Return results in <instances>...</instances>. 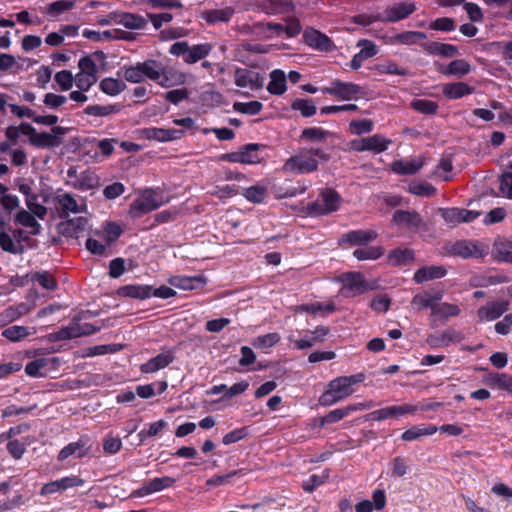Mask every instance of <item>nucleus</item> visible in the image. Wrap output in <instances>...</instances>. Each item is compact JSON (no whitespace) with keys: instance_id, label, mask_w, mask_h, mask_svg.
<instances>
[{"instance_id":"16","label":"nucleus","mask_w":512,"mask_h":512,"mask_svg":"<svg viewBox=\"0 0 512 512\" xmlns=\"http://www.w3.org/2000/svg\"><path fill=\"white\" fill-rule=\"evenodd\" d=\"M176 482L175 478L169 476L157 477L147 481L143 486L131 492V498H139L171 488Z\"/></svg>"},{"instance_id":"47","label":"nucleus","mask_w":512,"mask_h":512,"mask_svg":"<svg viewBox=\"0 0 512 512\" xmlns=\"http://www.w3.org/2000/svg\"><path fill=\"white\" fill-rule=\"evenodd\" d=\"M490 387L512 392V375L506 373H490L485 380Z\"/></svg>"},{"instance_id":"42","label":"nucleus","mask_w":512,"mask_h":512,"mask_svg":"<svg viewBox=\"0 0 512 512\" xmlns=\"http://www.w3.org/2000/svg\"><path fill=\"white\" fill-rule=\"evenodd\" d=\"M213 49L210 43H201L193 46L188 45L187 55L185 57L186 64H194L207 57Z\"/></svg>"},{"instance_id":"24","label":"nucleus","mask_w":512,"mask_h":512,"mask_svg":"<svg viewBox=\"0 0 512 512\" xmlns=\"http://www.w3.org/2000/svg\"><path fill=\"white\" fill-rule=\"evenodd\" d=\"M395 224L412 231H418L424 225L421 216L415 211L397 210L393 215Z\"/></svg>"},{"instance_id":"25","label":"nucleus","mask_w":512,"mask_h":512,"mask_svg":"<svg viewBox=\"0 0 512 512\" xmlns=\"http://www.w3.org/2000/svg\"><path fill=\"white\" fill-rule=\"evenodd\" d=\"M65 219L58 225L59 233L65 237L78 238L88 225V220L85 217Z\"/></svg>"},{"instance_id":"11","label":"nucleus","mask_w":512,"mask_h":512,"mask_svg":"<svg viewBox=\"0 0 512 512\" xmlns=\"http://www.w3.org/2000/svg\"><path fill=\"white\" fill-rule=\"evenodd\" d=\"M417 411V405H392L372 411L366 416V419L371 421H383L386 419L398 418L407 414H415Z\"/></svg>"},{"instance_id":"60","label":"nucleus","mask_w":512,"mask_h":512,"mask_svg":"<svg viewBox=\"0 0 512 512\" xmlns=\"http://www.w3.org/2000/svg\"><path fill=\"white\" fill-rule=\"evenodd\" d=\"M119 108L116 105H89L84 109L85 114L95 117H105L117 113Z\"/></svg>"},{"instance_id":"54","label":"nucleus","mask_w":512,"mask_h":512,"mask_svg":"<svg viewBox=\"0 0 512 512\" xmlns=\"http://www.w3.org/2000/svg\"><path fill=\"white\" fill-rule=\"evenodd\" d=\"M384 254L381 246H366L353 251V256L358 260H376Z\"/></svg>"},{"instance_id":"23","label":"nucleus","mask_w":512,"mask_h":512,"mask_svg":"<svg viewBox=\"0 0 512 512\" xmlns=\"http://www.w3.org/2000/svg\"><path fill=\"white\" fill-rule=\"evenodd\" d=\"M416 10V6L411 2L398 3L387 7L382 16L383 22H397L407 18Z\"/></svg>"},{"instance_id":"6","label":"nucleus","mask_w":512,"mask_h":512,"mask_svg":"<svg viewBox=\"0 0 512 512\" xmlns=\"http://www.w3.org/2000/svg\"><path fill=\"white\" fill-rule=\"evenodd\" d=\"M342 202L341 196L332 188H324L320 191L318 198L308 204V213L312 216H320L335 212Z\"/></svg>"},{"instance_id":"48","label":"nucleus","mask_w":512,"mask_h":512,"mask_svg":"<svg viewBox=\"0 0 512 512\" xmlns=\"http://www.w3.org/2000/svg\"><path fill=\"white\" fill-rule=\"evenodd\" d=\"M374 71H376L378 74L381 75H398V76H405L407 75L406 68L399 66L395 61L393 60H382L374 65L373 67Z\"/></svg>"},{"instance_id":"49","label":"nucleus","mask_w":512,"mask_h":512,"mask_svg":"<svg viewBox=\"0 0 512 512\" xmlns=\"http://www.w3.org/2000/svg\"><path fill=\"white\" fill-rule=\"evenodd\" d=\"M120 294L122 296L143 300L151 297L152 287L147 285H126L120 288Z\"/></svg>"},{"instance_id":"39","label":"nucleus","mask_w":512,"mask_h":512,"mask_svg":"<svg viewBox=\"0 0 512 512\" xmlns=\"http://www.w3.org/2000/svg\"><path fill=\"white\" fill-rule=\"evenodd\" d=\"M414 261V251L409 248L398 247L389 252L387 262L392 266H406Z\"/></svg>"},{"instance_id":"20","label":"nucleus","mask_w":512,"mask_h":512,"mask_svg":"<svg viewBox=\"0 0 512 512\" xmlns=\"http://www.w3.org/2000/svg\"><path fill=\"white\" fill-rule=\"evenodd\" d=\"M509 309V302L497 300L486 303L477 310L480 322L493 321L502 316Z\"/></svg>"},{"instance_id":"46","label":"nucleus","mask_w":512,"mask_h":512,"mask_svg":"<svg viewBox=\"0 0 512 512\" xmlns=\"http://www.w3.org/2000/svg\"><path fill=\"white\" fill-rule=\"evenodd\" d=\"M262 6L268 14L289 13L294 9V4L291 0H263Z\"/></svg>"},{"instance_id":"3","label":"nucleus","mask_w":512,"mask_h":512,"mask_svg":"<svg viewBox=\"0 0 512 512\" xmlns=\"http://www.w3.org/2000/svg\"><path fill=\"white\" fill-rule=\"evenodd\" d=\"M140 63L144 79L154 81L165 88L185 83V74L174 68L163 67L156 60H146Z\"/></svg>"},{"instance_id":"50","label":"nucleus","mask_w":512,"mask_h":512,"mask_svg":"<svg viewBox=\"0 0 512 512\" xmlns=\"http://www.w3.org/2000/svg\"><path fill=\"white\" fill-rule=\"evenodd\" d=\"M299 310L302 312H306L311 315H327L333 313L336 310L335 304L332 301H328L325 303L314 302L309 304H303L299 307Z\"/></svg>"},{"instance_id":"29","label":"nucleus","mask_w":512,"mask_h":512,"mask_svg":"<svg viewBox=\"0 0 512 512\" xmlns=\"http://www.w3.org/2000/svg\"><path fill=\"white\" fill-rule=\"evenodd\" d=\"M70 185L80 191L93 190L100 186V178L94 171L85 170L79 175H75V179L70 182Z\"/></svg>"},{"instance_id":"32","label":"nucleus","mask_w":512,"mask_h":512,"mask_svg":"<svg viewBox=\"0 0 512 512\" xmlns=\"http://www.w3.org/2000/svg\"><path fill=\"white\" fill-rule=\"evenodd\" d=\"M442 299V293H431L428 291H424L422 293L416 294L411 304L412 306L417 310H423L430 308L431 309V315L433 316L434 309L437 305V302H439Z\"/></svg>"},{"instance_id":"28","label":"nucleus","mask_w":512,"mask_h":512,"mask_svg":"<svg viewBox=\"0 0 512 512\" xmlns=\"http://www.w3.org/2000/svg\"><path fill=\"white\" fill-rule=\"evenodd\" d=\"M88 453L89 448L87 447V440L85 438H80L78 441L71 442L63 447L57 455V460L64 462L71 456L83 458L87 456Z\"/></svg>"},{"instance_id":"38","label":"nucleus","mask_w":512,"mask_h":512,"mask_svg":"<svg viewBox=\"0 0 512 512\" xmlns=\"http://www.w3.org/2000/svg\"><path fill=\"white\" fill-rule=\"evenodd\" d=\"M267 90L272 95H282L287 90V76L283 70L275 69L269 74Z\"/></svg>"},{"instance_id":"15","label":"nucleus","mask_w":512,"mask_h":512,"mask_svg":"<svg viewBox=\"0 0 512 512\" xmlns=\"http://www.w3.org/2000/svg\"><path fill=\"white\" fill-rule=\"evenodd\" d=\"M453 255L462 258H482L487 254L484 246L477 241L460 240L455 242L450 249Z\"/></svg>"},{"instance_id":"19","label":"nucleus","mask_w":512,"mask_h":512,"mask_svg":"<svg viewBox=\"0 0 512 512\" xmlns=\"http://www.w3.org/2000/svg\"><path fill=\"white\" fill-rule=\"evenodd\" d=\"M378 237V233L372 229L352 230L343 234L339 240L341 245L366 246Z\"/></svg>"},{"instance_id":"31","label":"nucleus","mask_w":512,"mask_h":512,"mask_svg":"<svg viewBox=\"0 0 512 512\" xmlns=\"http://www.w3.org/2000/svg\"><path fill=\"white\" fill-rule=\"evenodd\" d=\"M34 309V305L28 303H18L13 306H9L0 313V321L3 324L14 322L21 317L29 314Z\"/></svg>"},{"instance_id":"33","label":"nucleus","mask_w":512,"mask_h":512,"mask_svg":"<svg viewBox=\"0 0 512 512\" xmlns=\"http://www.w3.org/2000/svg\"><path fill=\"white\" fill-rule=\"evenodd\" d=\"M458 341H460V335L453 329H447L436 334H431L426 338V343L431 348L445 347L452 342Z\"/></svg>"},{"instance_id":"63","label":"nucleus","mask_w":512,"mask_h":512,"mask_svg":"<svg viewBox=\"0 0 512 512\" xmlns=\"http://www.w3.org/2000/svg\"><path fill=\"white\" fill-rule=\"evenodd\" d=\"M32 280L37 282L41 287L53 290L57 287V280L53 274L47 271L36 272L32 276Z\"/></svg>"},{"instance_id":"51","label":"nucleus","mask_w":512,"mask_h":512,"mask_svg":"<svg viewBox=\"0 0 512 512\" xmlns=\"http://www.w3.org/2000/svg\"><path fill=\"white\" fill-rule=\"evenodd\" d=\"M492 253L496 261L512 263V242L496 241Z\"/></svg>"},{"instance_id":"57","label":"nucleus","mask_w":512,"mask_h":512,"mask_svg":"<svg viewBox=\"0 0 512 512\" xmlns=\"http://www.w3.org/2000/svg\"><path fill=\"white\" fill-rule=\"evenodd\" d=\"M410 107L425 115H434L438 110V104L427 99H415L410 103Z\"/></svg>"},{"instance_id":"58","label":"nucleus","mask_w":512,"mask_h":512,"mask_svg":"<svg viewBox=\"0 0 512 512\" xmlns=\"http://www.w3.org/2000/svg\"><path fill=\"white\" fill-rule=\"evenodd\" d=\"M509 282V278L503 274L489 275L486 277H475L471 285L474 287H488L491 285H497Z\"/></svg>"},{"instance_id":"40","label":"nucleus","mask_w":512,"mask_h":512,"mask_svg":"<svg viewBox=\"0 0 512 512\" xmlns=\"http://www.w3.org/2000/svg\"><path fill=\"white\" fill-rule=\"evenodd\" d=\"M446 269L443 266H424L418 269L414 274L416 283H423L433 279H439L446 275Z\"/></svg>"},{"instance_id":"55","label":"nucleus","mask_w":512,"mask_h":512,"mask_svg":"<svg viewBox=\"0 0 512 512\" xmlns=\"http://www.w3.org/2000/svg\"><path fill=\"white\" fill-rule=\"evenodd\" d=\"M16 222H18L19 224L26 228H29V233L32 235H36L39 233L40 224L36 221L34 216L26 210H21L17 213Z\"/></svg>"},{"instance_id":"1","label":"nucleus","mask_w":512,"mask_h":512,"mask_svg":"<svg viewBox=\"0 0 512 512\" xmlns=\"http://www.w3.org/2000/svg\"><path fill=\"white\" fill-rule=\"evenodd\" d=\"M365 380L364 373H357L350 376H340L331 380L319 398L323 406H331L344 400L354 393L353 385L362 383Z\"/></svg>"},{"instance_id":"41","label":"nucleus","mask_w":512,"mask_h":512,"mask_svg":"<svg viewBox=\"0 0 512 512\" xmlns=\"http://www.w3.org/2000/svg\"><path fill=\"white\" fill-rule=\"evenodd\" d=\"M37 332L35 327L13 325L2 331V336L11 342H19Z\"/></svg>"},{"instance_id":"12","label":"nucleus","mask_w":512,"mask_h":512,"mask_svg":"<svg viewBox=\"0 0 512 512\" xmlns=\"http://www.w3.org/2000/svg\"><path fill=\"white\" fill-rule=\"evenodd\" d=\"M303 41L310 48L320 52H331L335 49L334 42L326 34L312 27L304 30Z\"/></svg>"},{"instance_id":"35","label":"nucleus","mask_w":512,"mask_h":512,"mask_svg":"<svg viewBox=\"0 0 512 512\" xmlns=\"http://www.w3.org/2000/svg\"><path fill=\"white\" fill-rule=\"evenodd\" d=\"M334 137V133L321 127H308L302 130L300 141L306 143H325Z\"/></svg>"},{"instance_id":"37","label":"nucleus","mask_w":512,"mask_h":512,"mask_svg":"<svg viewBox=\"0 0 512 512\" xmlns=\"http://www.w3.org/2000/svg\"><path fill=\"white\" fill-rule=\"evenodd\" d=\"M174 360L172 352L161 353L140 366L142 373H154L167 367Z\"/></svg>"},{"instance_id":"7","label":"nucleus","mask_w":512,"mask_h":512,"mask_svg":"<svg viewBox=\"0 0 512 512\" xmlns=\"http://www.w3.org/2000/svg\"><path fill=\"white\" fill-rule=\"evenodd\" d=\"M337 280L342 283L340 293L346 297H355L372 289L360 272H346L338 276Z\"/></svg>"},{"instance_id":"30","label":"nucleus","mask_w":512,"mask_h":512,"mask_svg":"<svg viewBox=\"0 0 512 512\" xmlns=\"http://www.w3.org/2000/svg\"><path fill=\"white\" fill-rule=\"evenodd\" d=\"M233 7L226 6L223 8L207 9L201 13V17L208 24L215 25L219 23H227L234 15Z\"/></svg>"},{"instance_id":"8","label":"nucleus","mask_w":512,"mask_h":512,"mask_svg":"<svg viewBox=\"0 0 512 512\" xmlns=\"http://www.w3.org/2000/svg\"><path fill=\"white\" fill-rule=\"evenodd\" d=\"M321 91L324 94H329L334 98L342 101L357 100L364 95L363 88L352 82H342L334 80L330 86L323 87Z\"/></svg>"},{"instance_id":"56","label":"nucleus","mask_w":512,"mask_h":512,"mask_svg":"<svg viewBox=\"0 0 512 512\" xmlns=\"http://www.w3.org/2000/svg\"><path fill=\"white\" fill-rule=\"evenodd\" d=\"M367 140V149L368 151H372L374 153H381L387 150L388 146L391 144V140L385 138L380 134H374L370 137H366Z\"/></svg>"},{"instance_id":"26","label":"nucleus","mask_w":512,"mask_h":512,"mask_svg":"<svg viewBox=\"0 0 512 512\" xmlns=\"http://www.w3.org/2000/svg\"><path fill=\"white\" fill-rule=\"evenodd\" d=\"M168 283L178 289L192 291L201 290L206 284V280L203 276H181L176 275L168 279Z\"/></svg>"},{"instance_id":"10","label":"nucleus","mask_w":512,"mask_h":512,"mask_svg":"<svg viewBox=\"0 0 512 512\" xmlns=\"http://www.w3.org/2000/svg\"><path fill=\"white\" fill-rule=\"evenodd\" d=\"M55 208L60 218H68L69 213H83L87 210L85 198L77 200L70 193H58L54 197Z\"/></svg>"},{"instance_id":"9","label":"nucleus","mask_w":512,"mask_h":512,"mask_svg":"<svg viewBox=\"0 0 512 512\" xmlns=\"http://www.w3.org/2000/svg\"><path fill=\"white\" fill-rule=\"evenodd\" d=\"M260 147L261 145L259 144H247L240 147L237 151L220 155L218 160L230 163H240L244 165L258 164L262 160L259 154Z\"/></svg>"},{"instance_id":"21","label":"nucleus","mask_w":512,"mask_h":512,"mask_svg":"<svg viewBox=\"0 0 512 512\" xmlns=\"http://www.w3.org/2000/svg\"><path fill=\"white\" fill-rule=\"evenodd\" d=\"M23 134L29 136V141L36 147H53L57 144L56 136L47 132H36L35 128L28 123L20 125Z\"/></svg>"},{"instance_id":"14","label":"nucleus","mask_w":512,"mask_h":512,"mask_svg":"<svg viewBox=\"0 0 512 512\" xmlns=\"http://www.w3.org/2000/svg\"><path fill=\"white\" fill-rule=\"evenodd\" d=\"M301 333L303 335L302 338L293 340L292 337H289V340L294 344L296 349L304 350L322 343L329 334V328L326 326H317L314 330H304Z\"/></svg>"},{"instance_id":"13","label":"nucleus","mask_w":512,"mask_h":512,"mask_svg":"<svg viewBox=\"0 0 512 512\" xmlns=\"http://www.w3.org/2000/svg\"><path fill=\"white\" fill-rule=\"evenodd\" d=\"M440 215L450 226H457L461 223H470L480 216V212L464 208H440Z\"/></svg>"},{"instance_id":"53","label":"nucleus","mask_w":512,"mask_h":512,"mask_svg":"<svg viewBox=\"0 0 512 512\" xmlns=\"http://www.w3.org/2000/svg\"><path fill=\"white\" fill-rule=\"evenodd\" d=\"M125 83L120 79L104 78L99 84L100 90L110 96H115L125 89Z\"/></svg>"},{"instance_id":"34","label":"nucleus","mask_w":512,"mask_h":512,"mask_svg":"<svg viewBox=\"0 0 512 512\" xmlns=\"http://www.w3.org/2000/svg\"><path fill=\"white\" fill-rule=\"evenodd\" d=\"M474 91L475 88L465 82L446 83L442 87L443 95L451 100L460 99L464 96L472 94Z\"/></svg>"},{"instance_id":"17","label":"nucleus","mask_w":512,"mask_h":512,"mask_svg":"<svg viewBox=\"0 0 512 512\" xmlns=\"http://www.w3.org/2000/svg\"><path fill=\"white\" fill-rule=\"evenodd\" d=\"M234 82L241 88L259 90L263 87L264 79L258 72L237 68L234 72Z\"/></svg>"},{"instance_id":"59","label":"nucleus","mask_w":512,"mask_h":512,"mask_svg":"<svg viewBox=\"0 0 512 512\" xmlns=\"http://www.w3.org/2000/svg\"><path fill=\"white\" fill-rule=\"evenodd\" d=\"M280 339H281V337L278 333H276V332L268 333V334L256 337L252 341V345L257 349L266 350V349H269V348L275 346L280 341Z\"/></svg>"},{"instance_id":"61","label":"nucleus","mask_w":512,"mask_h":512,"mask_svg":"<svg viewBox=\"0 0 512 512\" xmlns=\"http://www.w3.org/2000/svg\"><path fill=\"white\" fill-rule=\"evenodd\" d=\"M291 108L299 111L303 117H311L316 113V106L311 99H295Z\"/></svg>"},{"instance_id":"44","label":"nucleus","mask_w":512,"mask_h":512,"mask_svg":"<svg viewBox=\"0 0 512 512\" xmlns=\"http://www.w3.org/2000/svg\"><path fill=\"white\" fill-rule=\"evenodd\" d=\"M423 166V161L415 160H398L392 163V170L401 175H412L418 172Z\"/></svg>"},{"instance_id":"62","label":"nucleus","mask_w":512,"mask_h":512,"mask_svg":"<svg viewBox=\"0 0 512 512\" xmlns=\"http://www.w3.org/2000/svg\"><path fill=\"white\" fill-rule=\"evenodd\" d=\"M243 196L250 202L261 203L267 196V188L261 185H254L243 191Z\"/></svg>"},{"instance_id":"27","label":"nucleus","mask_w":512,"mask_h":512,"mask_svg":"<svg viewBox=\"0 0 512 512\" xmlns=\"http://www.w3.org/2000/svg\"><path fill=\"white\" fill-rule=\"evenodd\" d=\"M369 407H371L370 404L358 403V404L348 405L344 408L334 409V410L330 411L329 413H327L325 416L320 418L319 425H320V427H323L326 424L336 423V422L342 420L343 418L347 417L348 415H350V413L353 411L363 410V409H366Z\"/></svg>"},{"instance_id":"43","label":"nucleus","mask_w":512,"mask_h":512,"mask_svg":"<svg viewBox=\"0 0 512 512\" xmlns=\"http://www.w3.org/2000/svg\"><path fill=\"white\" fill-rule=\"evenodd\" d=\"M123 233V228L116 222H106L102 226V231H96L95 235L101 237L103 241L111 245Z\"/></svg>"},{"instance_id":"18","label":"nucleus","mask_w":512,"mask_h":512,"mask_svg":"<svg viewBox=\"0 0 512 512\" xmlns=\"http://www.w3.org/2000/svg\"><path fill=\"white\" fill-rule=\"evenodd\" d=\"M110 22L123 25L127 29L140 30L147 26V20L138 14L128 12H111L108 15Z\"/></svg>"},{"instance_id":"5","label":"nucleus","mask_w":512,"mask_h":512,"mask_svg":"<svg viewBox=\"0 0 512 512\" xmlns=\"http://www.w3.org/2000/svg\"><path fill=\"white\" fill-rule=\"evenodd\" d=\"M301 30L302 26L300 21L296 18L288 19L285 25L280 23L257 22L253 26L254 35L261 38H271L274 35L279 36L283 32H285L288 37H295L301 32Z\"/></svg>"},{"instance_id":"52","label":"nucleus","mask_w":512,"mask_h":512,"mask_svg":"<svg viewBox=\"0 0 512 512\" xmlns=\"http://www.w3.org/2000/svg\"><path fill=\"white\" fill-rule=\"evenodd\" d=\"M461 310L458 305L451 303H440L437 302V305L434 309L433 316L440 320H447L450 317H456L460 314Z\"/></svg>"},{"instance_id":"36","label":"nucleus","mask_w":512,"mask_h":512,"mask_svg":"<svg viewBox=\"0 0 512 512\" xmlns=\"http://www.w3.org/2000/svg\"><path fill=\"white\" fill-rule=\"evenodd\" d=\"M427 38L426 34L420 31H406L395 34L385 40L387 44L414 45L421 44Z\"/></svg>"},{"instance_id":"4","label":"nucleus","mask_w":512,"mask_h":512,"mask_svg":"<svg viewBox=\"0 0 512 512\" xmlns=\"http://www.w3.org/2000/svg\"><path fill=\"white\" fill-rule=\"evenodd\" d=\"M167 202L163 194L154 189L144 190L130 205L129 214L138 218L146 213L156 210Z\"/></svg>"},{"instance_id":"2","label":"nucleus","mask_w":512,"mask_h":512,"mask_svg":"<svg viewBox=\"0 0 512 512\" xmlns=\"http://www.w3.org/2000/svg\"><path fill=\"white\" fill-rule=\"evenodd\" d=\"M328 161L329 154L321 148H302L299 152L288 158L283 170L290 173H313L318 170V160Z\"/></svg>"},{"instance_id":"64","label":"nucleus","mask_w":512,"mask_h":512,"mask_svg":"<svg viewBox=\"0 0 512 512\" xmlns=\"http://www.w3.org/2000/svg\"><path fill=\"white\" fill-rule=\"evenodd\" d=\"M210 196L217 197L224 201L228 198L234 197L238 193L236 185L215 186L212 190L207 192Z\"/></svg>"},{"instance_id":"22","label":"nucleus","mask_w":512,"mask_h":512,"mask_svg":"<svg viewBox=\"0 0 512 512\" xmlns=\"http://www.w3.org/2000/svg\"><path fill=\"white\" fill-rule=\"evenodd\" d=\"M140 135L148 140H156L159 142H168L180 139L184 135L183 130L164 129V128H144L139 131Z\"/></svg>"},{"instance_id":"45","label":"nucleus","mask_w":512,"mask_h":512,"mask_svg":"<svg viewBox=\"0 0 512 512\" xmlns=\"http://www.w3.org/2000/svg\"><path fill=\"white\" fill-rule=\"evenodd\" d=\"M75 0H57L45 6L43 12L51 18H57L64 12L75 8Z\"/></svg>"}]
</instances>
